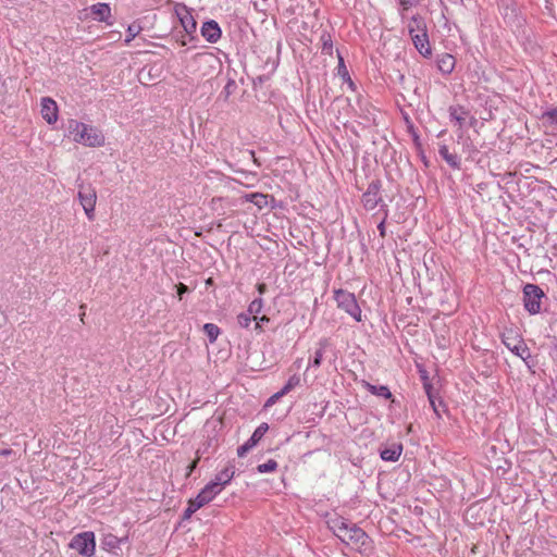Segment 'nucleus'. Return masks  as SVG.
Returning a JSON list of instances; mask_svg holds the SVG:
<instances>
[{
  "label": "nucleus",
  "mask_w": 557,
  "mask_h": 557,
  "mask_svg": "<svg viewBox=\"0 0 557 557\" xmlns=\"http://www.w3.org/2000/svg\"><path fill=\"white\" fill-rule=\"evenodd\" d=\"M403 451L401 445H393L381 450V458L385 461H396Z\"/></svg>",
  "instance_id": "nucleus-20"
},
{
  "label": "nucleus",
  "mask_w": 557,
  "mask_h": 557,
  "mask_svg": "<svg viewBox=\"0 0 557 557\" xmlns=\"http://www.w3.org/2000/svg\"><path fill=\"white\" fill-rule=\"evenodd\" d=\"M276 468H277V462L275 460H273V459H270L267 462L259 465L257 470L260 473H265V472L275 471Z\"/></svg>",
  "instance_id": "nucleus-30"
},
{
  "label": "nucleus",
  "mask_w": 557,
  "mask_h": 557,
  "mask_svg": "<svg viewBox=\"0 0 557 557\" xmlns=\"http://www.w3.org/2000/svg\"><path fill=\"white\" fill-rule=\"evenodd\" d=\"M399 3L404 10H408L412 5L411 0H399Z\"/></svg>",
  "instance_id": "nucleus-43"
},
{
  "label": "nucleus",
  "mask_w": 557,
  "mask_h": 557,
  "mask_svg": "<svg viewBox=\"0 0 557 557\" xmlns=\"http://www.w3.org/2000/svg\"><path fill=\"white\" fill-rule=\"evenodd\" d=\"M327 524L330 530L346 545L360 552L368 549L370 543L369 536L356 524L343 517L331 518Z\"/></svg>",
  "instance_id": "nucleus-1"
},
{
  "label": "nucleus",
  "mask_w": 557,
  "mask_h": 557,
  "mask_svg": "<svg viewBox=\"0 0 557 557\" xmlns=\"http://www.w3.org/2000/svg\"><path fill=\"white\" fill-rule=\"evenodd\" d=\"M221 28L219 24L213 21H207L202 24L201 35L206 38L207 41L214 44L221 38Z\"/></svg>",
  "instance_id": "nucleus-11"
},
{
  "label": "nucleus",
  "mask_w": 557,
  "mask_h": 557,
  "mask_svg": "<svg viewBox=\"0 0 557 557\" xmlns=\"http://www.w3.org/2000/svg\"><path fill=\"white\" fill-rule=\"evenodd\" d=\"M121 544V540L112 534H108L102 540V546L104 549L113 550L117 548Z\"/></svg>",
  "instance_id": "nucleus-26"
},
{
  "label": "nucleus",
  "mask_w": 557,
  "mask_h": 557,
  "mask_svg": "<svg viewBox=\"0 0 557 557\" xmlns=\"http://www.w3.org/2000/svg\"><path fill=\"white\" fill-rule=\"evenodd\" d=\"M381 183L380 181H372L367 191L362 195V203L367 210H373L382 201L380 196Z\"/></svg>",
  "instance_id": "nucleus-8"
},
{
  "label": "nucleus",
  "mask_w": 557,
  "mask_h": 557,
  "mask_svg": "<svg viewBox=\"0 0 557 557\" xmlns=\"http://www.w3.org/2000/svg\"><path fill=\"white\" fill-rule=\"evenodd\" d=\"M252 321V315L248 312H242L237 315V322L242 327H248Z\"/></svg>",
  "instance_id": "nucleus-32"
},
{
  "label": "nucleus",
  "mask_w": 557,
  "mask_h": 557,
  "mask_svg": "<svg viewBox=\"0 0 557 557\" xmlns=\"http://www.w3.org/2000/svg\"><path fill=\"white\" fill-rule=\"evenodd\" d=\"M362 385L366 387L368 392H370L373 395L389 399L392 397V393L385 385H372L369 382L363 381Z\"/></svg>",
  "instance_id": "nucleus-19"
},
{
  "label": "nucleus",
  "mask_w": 557,
  "mask_h": 557,
  "mask_svg": "<svg viewBox=\"0 0 557 557\" xmlns=\"http://www.w3.org/2000/svg\"><path fill=\"white\" fill-rule=\"evenodd\" d=\"M319 348L315 350L314 352V357H313V360L311 362V366L314 367V368H319L321 366V362H322V359H323V355H324V350L326 347L330 346V342L327 338H323L319 342Z\"/></svg>",
  "instance_id": "nucleus-22"
},
{
  "label": "nucleus",
  "mask_w": 557,
  "mask_h": 557,
  "mask_svg": "<svg viewBox=\"0 0 557 557\" xmlns=\"http://www.w3.org/2000/svg\"><path fill=\"white\" fill-rule=\"evenodd\" d=\"M261 322L262 323L269 322V318H267L265 315L261 317L260 319L258 318V320L255 321V329L256 330L261 331Z\"/></svg>",
  "instance_id": "nucleus-40"
},
{
  "label": "nucleus",
  "mask_w": 557,
  "mask_h": 557,
  "mask_svg": "<svg viewBox=\"0 0 557 557\" xmlns=\"http://www.w3.org/2000/svg\"><path fill=\"white\" fill-rule=\"evenodd\" d=\"M67 129L73 140L87 147H101L104 145V135L100 129L91 125L70 120Z\"/></svg>",
  "instance_id": "nucleus-2"
},
{
  "label": "nucleus",
  "mask_w": 557,
  "mask_h": 557,
  "mask_svg": "<svg viewBox=\"0 0 557 557\" xmlns=\"http://www.w3.org/2000/svg\"><path fill=\"white\" fill-rule=\"evenodd\" d=\"M0 454H1L2 456H9V455H11V454H12V450H11V449H3V450H1V451H0Z\"/></svg>",
  "instance_id": "nucleus-44"
},
{
  "label": "nucleus",
  "mask_w": 557,
  "mask_h": 557,
  "mask_svg": "<svg viewBox=\"0 0 557 557\" xmlns=\"http://www.w3.org/2000/svg\"><path fill=\"white\" fill-rule=\"evenodd\" d=\"M258 289H259V292L262 294V293L264 292V289H265V285H264V284H260V285L258 286Z\"/></svg>",
  "instance_id": "nucleus-46"
},
{
  "label": "nucleus",
  "mask_w": 557,
  "mask_h": 557,
  "mask_svg": "<svg viewBox=\"0 0 557 557\" xmlns=\"http://www.w3.org/2000/svg\"><path fill=\"white\" fill-rule=\"evenodd\" d=\"M199 461V458L195 459L189 466H188V472L187 475H189L197 467Z\"/></svg>",
  "instance_id": "nucleus-42"
},
{
  "label": "nucleus",
  "mask_w": 557,
  "mask_h": 557,
  "mask_svg": "<svg viewBox=\"0 0 557 557\" xmlns=\"http://www.w3.org/2000/svg\"><path fill=\"white\" fill-rule=\"evenodd\" d=\"M438 70L444 74H450L455 69V58L451 54L444 53L437 58Z\"/></svg>",
  "instance_id": "nucleus-17"
},
{
  "label": "nucleus",
  "mask_w": 557,
  "mask_h": 557,
  "mask_svg": "<svg viewBox=\"0 0 557 557\" xmlns=\"http://www.w3.org/2000/svg\"><path fill=\"white\" fill-rule=\"evenodd\" d=\"M176 288H177V294H178L180 299H182L183 294L189 292V288L185 284H183V283H180L176 286Z\"/></svg>",
  "instance_id": "nucleus-39"
},
{
  "label": "nucleus",
  "mask_w": 557,
  "mask_h": 557,
  "mask_svg": "<svg viewBox=\"0 0 557 557\" xmlns=\"http://www.w3.org/2000/svg\"><path fill=\"white\" fill-rule=\"evenodd\" d=\"M262 306V299H255L250 302L247 312L252 315L253 321L258 320V314L261 312Z\"/></svg>",
  "instance_id": "nucleus-29"
},
{
  "label": "nucleus",
  "mask_w": 557,
  "mask_h": 557,
  "mask_svg": "<svg viewBox=\"0 0 557 557\" xmlns=\"http://www.w3.org/2000/svg\"><path fill=\"white\" fill-rule=\"evenodd\" d=\"M450 1L454 2V3H457L459 0H450Z\"/></svg>",
  "instance_id": "nucleus-47"
},
{
  "label": "nucleus",
  "mask_w": 557,
  "mask_h": 557,
  "mask_svg": "<svg viewBox=\"0 0 557 557\" xmlns=\"http://www.w3.org/2000/svg\"><path fill=\"white\" fill-rule=\"evenodd\" d=\"M408 32L410 37L414 34L418 35L426 33L425 20L419 14L413 15L408 23Z\"/></svg>",
  "instance_id": "nucleus-15"
},
{
  "label": "nucleus",
  "mask_w": 557,
  "mask_h": 557,
  "mask_svg": "<svg viewBox=\"0 0 557 557\" xmlns=\"http://www.w3.org/2000/svg\"><path fill=\"white\" fill-rule=\"evenodd\" d=\"M280 397H275V394L268 400V405L274 403Z\"/></svg>",
  "instance_id": "nucleus-45"
},
{
  "label": "nucleus",
  "mask_w": 557,
  "mask_h": 557,
  "mask_svg": "<svg viewBox=\"0 0 557 557\" xmlns=\"http://www.w3.org/2000/svg\"><path fill=\"white\" fill-rule=\"evenodd\" d=\"M377 230H379V232H380V235H381L382 237H384V236H385V219H383V220L381 221V223L377 225Z\"/></svg>",
  "instance_id": "nucleus-41"
},
{
  "label": "nucleus",
  "mask_w": 557,
  "mask_h": 557,
  "mask_svg": "<svg viewBox=\"0 0 557 557\" xmlns=\"http://www.w3.org/2000/svg\"><path fill=\"white\" fill-rule=\"evenodd\" d=\"M300 384V377L298 375H292L287 383L284 385V387L275 393V397H282L284 395H286L287 393H289L293 388H295L296 386H298Z\"/></svg>",
  "instance_id": "nucleus-24"
},
{
  "label": "nucleus",
  "mask_w": 557,
  "mask_h": 557,
  "mask_svg": "<svg viewBox=\"0 0 557 557\" xmlns=\"http://www.w3.org/2000/svg\"><path fill=\"white\" fill-rule=\"evenodd\" d=\"M468 111L462 107H450L449 116L460 128L465 125Z\"/></svg>",
  "instance_id": "nucleus-18"
},
{
  "label": "nucleus",
  "mask_w": 557,
  "mask_h": 557,
  "mask_svg": "<svg viewBox=\"0 0 557 557\" xmlns=\"http://www.w3.org/2000/svg\"><path fill=\"white\" fill-rule=\"evenodd\" d=\"M235 88H236V84H235V82H234V81H230V82L225 85V87H224V89H223V91H222V94H224V96H225V99H227V98L230 97V95L233 92V90H234Z\"/></svg>",
  "instance_id": "nucleus-37"
},
{
  "label": "nucleus",
  "mask_w": 557,
  "mask_h": 557,
  "mask_svg": "<svg viewBox=\"0 0 557 557\" xmlns=\"http://www.w3.org/2000/svg\"><path fill=\"white\" fill-rule=\"evenodd\" d=\"M199 508H196V503L190 499L188 502V506L187 508L185 509L184 513H183V519H189L194 512H196Z\"/></svg>",
  "instance_id": "nucleus-36"
},
{
  "label": "nucleus",
  "mask_w": 557,
  "mask_h": 557,
  "mask_svg": "<svg viewBox=\"0 0 557 557\" xmlns=\"http://www.w3.org/2000/svg\"><path fill=\"white\" fill-rule=\"evenodd\" d=\"M424 388H425V392L428 394V397H429L431 406L433 407L434 411L437 413L434 396L431 393V385L425 383L424 384Z\"/></svg>",
  "instance_id": "nucleus-38"
},
{
  "label": "nucleus",
  "mask_w": 557,
  "mask_h": 557,
  "mask_svg": "<svg viewBox=\"0 0 557 557\" xmlns=\"http://www.w3.org/2000/svg\"><path fill=\"white\" fill-rule=\"evenodd\" d=\"M256 445L251 444V441L248 440L245 444L237 448L238 457H244L250 449H252Z\"/></svg>",
  "instance_id": "nucleus-35"
},
{
  "label": "nucleus",
  "mask_w": 557,
  "mask_h": 557,
  "mask_svg": "<svg viewBox=\"0 0 557 557\" xmlns=\"http://www.w3.org/2000/svg\"><path fill=\"white\" fill-rule=\"evenodd\" d=\"M268 430H269V425L267 423H261L255 430V432L252 433V435L249 438L251 441V444L257 445L259 443V441L263 437V435L267 433Z\"/></svg>",
  "instance_id": "nucleus-28"
},
{
  "label": "nucleus",
  "mask_w": 557,
  "mask_h": 557,
  "mask_svg": "<svg viewBox=\"0 0 557 557\" xmlns=\"http://www.w3.org/2000/svg\"><path fill=\"white\" fill-rule=\"evenodd\" d=\"M90 11L99 22H109L111 17V9L108 3L94 4L91 5Z\"/></svg>",
  "instance_id": "nucleus-16"
},
{
  "label": "nucleus",
  "mask_w": 557,
  "mask_h": 557,
  "mask_svg": "<svg viewBox=\"0 0 557 557\" xmlns=\"http://www.w3.org/2000/svg\"><path fill=\"white\" fill-rule=\"evenodd\" d=\"M203 331H205L206 335L208 336L210 343L215 342L220 334L219 326L213 323H206L203 325Z\"/></svg>",
  "instance_id": "nucleus-27"
},
{
  "label": "nucleus",
  "mask_w": 557,
  "mask_h": 557,
  "mask_svg": "<svg viewBox=\"0 0 557 557\" xmlns=\"http://www.w3.org/2000/svg\"><path fill=\"white\" fill-rule=\"evenodd\" d=\"M235 474V468L232 465L226 466L224 469H222L220 472L215 474V478L213 481H211L209 484L212 485L215 490H218L220 493L224 488L226 484H228Z\"/></svg>",
  "instance_id": "nucleus-10"
},
{
  "label": "nucleus",
  "mask_w": 557,
  "mask_h": 557,
  "mask_svg": "<svg viewBox=\"0 0 557 557\" xmlns=\"http://www.w3.org/2000/svg\"><path fill=\"white\" fill-rule=\"evenodd\" d=\"M246 201L252 202L259 209L268 205V196L260 193H252L245 196Z\"/></svg>",
  "instance_id": "nucleus-23"
},
{
  "label": "nucleus",
  "mask_w": 557,
  "mask_h": 557,
  "mask_svg": "<svg viewBox=\"0 0 557 557\" xmlns=\"http://www.w3.org/2000/svg\"><path fill=\"white\" fill-rule=\"evenodd\" d=\"M58 106L50 97L41 99V116L48 124H54L58 121Z\"/></svg>",
  "instance_id": "nucleus-9"
},
{
  "label": "nucleus",
  "mask_w": 557,
  "mask_h": 557,
  "mask_svg": "<svg viewBox=\"0 0 557 557\" xmlns=\"http://www.w3.org/2000/svg\"><path fill=\"white\" fill-rule=\"evenodd\" d=\"M78 200L89 221L95 219V207L97 202L96 189L90 184L78 185Z\"/></svg>",
  "instance_id": "nucleus-3"
},
{
  "label": "nucleus",
  "mask_w": 557,
  "mask_h": 557,
  "mask_svg": "<svg viewBox=\"0 0 557 557\" xmlns=\"http://www.w3.org/2000/svg\"><path fill=\"white\" fill-rule=\"evenodd\" d=\"M219 494L220 492L208 483L193 500L196 503V508H201Z\"/></svg>",
  "instance_id": "nucleus-12"
},
{
  "label": "nucleus",
  "mask_w": 557,
  "mask_h": 557,
  "mask_svg": "<svg viewBox=\"0 0 557 557\" xmlns=\"http://www.w3.org/2000/svg\"><path fill=\"white\" fill-rule=\"evenodd\" d=\"M256 445L251 444V441L248 440L245 444L237 448L238 457H244L250 449H252Z\"/></svg>",
  "instance_id": "nucleus-33"
},
{
  "label": "nucleus",
  "mask_w": 557,
  "mask_h": 557,
  "mask_svg": "<svg viewBox=\"0 0 557 557\" xmlns=\"http://www.w3.org/2000/svg\"><path fill=\"white\" fill-rule=\"evenodd\" d=\"M411 40L416 47V49L423 55V57H430L432 51H431V46H430V41H429V36H428V32L424 33V34H418V35H413L411 36Z\"/></svg>",
  "instance_id": "nucleus-14"
},
{
  "label": "nucleus",
  "mask_w": 557,
  "mask_h": 557,
  "mask_svg": "<svg viewBox=\"0 0 557 557\" xmlns=\"http://www.w3.org/2000/svg\"><path fill=\"white\" fill-rule=\"evenodd\" d=\"M70 547L83 556L91 557L96 549L95 534L86 531L75 535L70 543Z\"/></svg>",
  "instance_id": "nucleus-6"
},
{
  "label": "nucleus",
  "mask_w": 557,
  "mask_h": 557,
  "mask_svg": "<svg viewBox=\"0 0 557 557\" xmlns=\"http://www.w3.org/2000/svg\"><path fill=\"white\" fill-rule=\"evenodd\" d=\"M256 445L251 444V441L248 440L245 444L237 448L238 457H244L250 449H252Z\"/></svg>",
  "instance_id": "nucleus-34"
},
{
  "label": "nucleus",
  "mask_w": 557,
  "mask_h": 557,
  "mask_svg": "<svg viewBox=\"0 0 557 557\" xmlns=\"http://www.w3.org/2000/svg\"><path fill=\"white\" fill-rule=\"evenodd\" d=\"M141 30L140 25L138 24H132L127 28V37L125 39V42H131Z\"/></svg>",
  "instance_id": "nucleus-31"
},
{
  "label": "nucleus",
  "mask_w": 557,
  "mask_h": 557,
  "mask_svg": "<svg viewBox=\"0 0 557 557\" xmlns=\"http://www.w3.org/2000/svg\"><path fill=\"white\" fill-rule=\"evenodd\" d=\"M176 13L180 17L181 24L186 30V33L191 34L196 30L197 23L185 5L181 7L180 10H176Z\"/></svg>",
  "instance_id": "nucleus-13"
},
{
  "label": "nucleus",
  "mask_w": 557,
  "mask_h": 557,
  "mask_svg": "<svg viewBox=\"0 0 557 557\" xmlns=\"http://www.w3.org/2000/svg\"><path fill=\"white\" fill-rule=\"evenodd\" d=\"M337 306L351 315L356 321H361V309L352 293L339 289L335 292Z\"/></svg>",
  "instance_id": "nucleus-4"
},
{
  "label": "nucleus",
  "mask_w": 557,
  "mask_h": 557,
  "mask_svg": "<svg viewBox=\"0 0 557 557\" xmlns=\"http://www.w3.org/2000/svg\"><path fill=\"white\" fill-rule=\"evenodd\" d=\"M503 343L509 350H511L515 355L519 356L523 361H525L529 369L532 368V364H530L528 361L529 358L531 357L530 349L523 343V341L519 339L517 336L512 334V332H510L504 335Z\"/></svg>",
  "instance_id": "nucleus-7"
},
{
  "label": "nucleus",
  "mask_w": 557,
  "mask_h": 557,
  "mask_svg": "<svg viewBox=\"0 0 557 557\" xmlns=\"http://www.w3.org/2000/svg\"><path fill=\"white\" fill-rule=\"evenodd\" d=\"M544 297V292L535 284H527L523 288V302L525 310L531 314H536L541 311V299Z\"/></svg>",
  "instance_id": "nucleus-5"
},
{
  "label": "nucleus",
  "mask_w": 557,
  "mask_h": 557,
  "mask_svg": "<svg viewBox=\"0 0 557 557\" xmlns=\"http://www.w3.org/2000/svg\"><path fill=\"white\" fill-rule=\"evenodd\" d=\"M440 156L454 169H459L460 162L456 154L450 153L448 147L442 145L438 149Z\"/></svg>",
  "instance_id": "nucleus-21"
},
{
  "label": "nucleus",
  "mask_w": 557,
  "mask_h": 557,
  "mask_svg": "<svg viewBox=\"0 0 557 557\" xmlns=\"http://www.w3.org/2000/svg\"><path fill=\"white\" fill-rule=\"evenodd\" d=\"M541 120L544 125H557V107L543 112Z\"/></svg>",
  "instance_id": "nucleus-25"
}]
</instances>
